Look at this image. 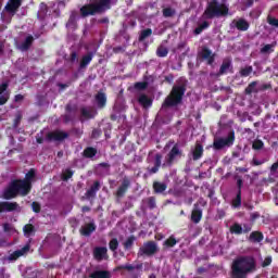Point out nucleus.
Segmentation results:
<instances>
[{"label":"nucleus","mask_w":278,"mask_h":278,"mask_svg":"<svg viewBox=\"0 0 278 278\" xmlns=\"http://www.w3.org/2000/svg\"><path fill=\"white\" fill-rule=\"evenodd\" d=\"M83 155L87 159H92L97 155V149L93 147H87L84 151H83Z\"/></svg>","instance_id":"35"},{"label":"nucleus","mask_w":278,"mask_h":278,"mask_svg":"<svg viewBox=\"0 0 278 278\" xmlns=\"http://www.w3.org/2000/svg\"><path fill=\"white\" fill-rule=\"evenodd\" d=\"M229 14V5L225 2L219 3L218 0H211L203 13L204 18H220Z\"/></svg>","instance_id":"5"},{"label":"nucleus","mask_w":278,"mask_h":278,"mask_svg":"<svg viewBox=\"0 0 278 278\" xmlns=\"http://www.w3.org/2000/svg\"><path fill=\"white\" fill-rule=\"evenodd\" d=\"M203 153H204L203 144H201V142L197 141L194 149L191 151L193 162H199V160H201V157H203Z\"/></svg>","instance_id":"17"},{"label":"nucleus","mask_w":278,"mask_h":278,"mask_svg":"<svg viewBox=\"0 0 278 278\" xmlns=\"http://www.w3.org/2000/svg\"><path fill=\"white\" fill-rule=\"evenodd\" d=\"M129 188H131V178H129V176H124L115 191V199H124L125 194L129 192Z\"/></svg>","instance_id":"8"},{"label":"nucleus","mask_w":278,"mask_h":278,"mask_svg":"<svg viewBox=\"0 0 278 278\" xmlns=\"http://www.w3.org/2000/svg\"><path fill=\"white\" fill-rule=\"evenodd\" d=\"M108 10H112V0H98L83 5L80 8V16H83V18L97 16V14H105Z\"/></svg>","instance_id":"3"},{"label":"nucleus","mask_w":278,"mask_h":278,"mask_svg":"<svg viewBox=\"0 0 278 278\" xmlns=\"http://www.w3.org/2000/svg\"><path fill=\"white\" fill-rule=\"evenodd\" d=\"M177 239L175 236H170L168 239H166L163 243V247H166L167 249H173L177 244Z\"/></svg>","instance_id":"39"},{"label":"nucleus","mask_w":278,"mask_h":278,"mask_svg":"<svg viewBox=\"0 0 278 278\" xmlns=\"http://www.w3.org/2000/svg\"><path fill=\"white\" fill-rule=\"evenodd\" d=\"M27 251H29V245H25L22 249L14 251L10 255V260L16 261V260H18V257H23V255H25V253H27Z\"/></svg>","instance_id":"26"},{"label":"nucleus","mask_w":278,"mask_h":278,"mask_svg":"<svg viewBox=\"0 0 278 278\" xmlns=\"http://www.w3.org/2000/svg\"><path fill=\"white\" fill-rule=\"evenodd\" d=\"M252 149L254 151H262V149H264V141L261 139H255L252 143Z\"/></svg>","instance_id":"45"},{"label":"nucleus","mask_w":278,"mask_h":278,"mask_svg":"<svg viewBox=\"0 0 278 278\" xmlns=\"http://www.w3.org/2000/svg\"><path fill=\"white\" fill-rule=\"evenodd\" d=\"M233 142H236V132L232 130L226 138L214 139L212 147L214 151H223L225 147H232Z\"/></svg>","instance_id":"7"},{"label":"nucleus","mask_w":278,"mask_h":278,"mask_svg":"<svg viewBox=\"0 0 278 278\" xmlns=\"http://www.w3.org/2000/svg\"><path fill=\"white\" fill-rule=\"evenodd\" d=\"M160 251V248H157V242L155 241H146L139 248L137 252V257H153L155 253Z\"/></svg>","instance_id":"6"},{"label":"nucleus","mask_w":278,"mask_h":278,"mask_svg":"<svg viewBox=\"0 0 278 278\" xmlns=\"http://www.w3.org/2000/svg\"><path fill=\"white\" fill-rule=\"evenodd\" d=\"M232 207H241L242 206V192H237L235 199L231 202Z\"/></svg>","instance_id":"41"},{"label":"nucleus","mask_w":278,"mask_h":278,"mask_svg":"<svg viewBox=\"0 0 278 278\" xmlns=\"http://www.w3.org/2000/svg\"><path fill=\"white\" fill-rule=\"evenodd\" d=\"M73 175H75V172L72 170L71 168H66L62 175H61V179L62 181H68V179L73 178Z\"/></svg>","instance_id":"40"},{"label":"nucleus","mask_w":278,"mask_h":278,"mask_svg":"<svg viewBox=\"0 0 278 278\" xmlns=\"http://www.w3.org/2000/svg\"><path fill=\"white\" fill-rule=\"evenodd\" d=\"M143 265L139 263L137 265L126 264V265H118L114 268V273H118V270H128L134 278L140 277V273H142Z\"/></svg>","instance_id":"9"},{"label":"nucleus","mask_w":278,"mask_h":278,"mask_svg":"<svg viewBox=\"0 0 278 278\" xmlns=\"http://www.w3.org/2000/svg\"><path fill=\"white\" fill-rule=\"evenodd\" d=\"M150 36H153V29L146 28V29L140 31L138 41L139 42H144V40H147V38H150Z\"/></svg>","instance_id":"32"},{"label":"nucleus","mask_w":278,"mask_h":278,"mask_svg":"<svg viewBox=\"0 0 278 278\" xmlns=\"http://www.w3.org/2000/svg\"><path fill=\"white\" fill-rule=\"evenodd\" d=\"M278 162L274 163L270 167V173H277Z\"/></svg>","instance_id":"64"},{"label":"nucleus","mask_w":278,"mask_h":278,"mask_svg":"<svg viewBox=\"0 0 278 278\" xmlns=\"http://www.w3.org/2000/svg\"><path fill=\"white\" fill-rule=\"evenodd\" d=\"M156 55L157 58H166V55H168V48L159 46L156 49Z\"/></svg>","instance_id":"43"},{"label":"nucleus","mask_w":278,"mask_h":278,"mask_svg":"<svg viewBox=\"0 0 278 278\" xmlns=\"http://www.w3.org/2000/svg\"><path fill=\"white\" fill-rule=\"evenodd\" d=\"M273 45L268 43V45H265L262 49H261V53H269L273 52Z\"/></svg>","instance_id":"54"},{"label":"nucleus","mask_w":278,"mask_h":278,"mask_svg":"<svg viewBox=\"0 0 278 278\" xmlns=\"http://www.w3.org/2000/svg\"><path fill=\"white\" fill-rule=\"evenodd\" d=\"M207 27H210V22L204 21L202 24H200V25L193 30V34H195V36H199L200 34L203 33V29H207Z\"/></svg>","instance_id":"42"},{"label":"nucleus","mask_w":278,"mask_h":278,"mask_svg":"<svg viewBox=\"0 0 278 278\" xmlns=\"http://www.w3.org/2000/svg\"><path fill=\"white\" fill-rule=\"evenodd\" d=\"M109 249L113 253H116V251L118 250V239L116 238L111 239L109 242Z\"/></svg>","instance_id":"46"},{"label":"nucleus","mask_w":278,"mask_h":278,"mask_svg":"<svg viewBox=\"0 0 278 278\" xmlns=\"http://www.w3.org/2000/svg\"><path fill=\"white\" fill-rule=\"evenodd\" d=\"M36 177V169L31 168L25 176V179L12 180L8 188L3 191V199L10 201L16 197H27L31 192V179Z\"/></svg>","instance_id":"1"},{"label":"nucleus","mask_w":278,"mask_h":278,"mask_svg":"<svg viewBox=\"0 0 278 278\" xmlns=\"http://www.w3.org/2000/svg\"><path fill=\"white\" fill-rule=\"evenodd\" d=\"M23 233L26 238H29V236H34L36 233V227L33 224H26L23 227Z\"/></svg>","instance_id":"31"},{"label":"nucleus","mask_w":278,"mask_h":278,"mask_svg":"<svg viewBox=\"0 0 278 278\" xmlns=\"http://www.w3.org/2000/svg\"><path fill=\"white\" fill-rule=\"evenodd\" d=\"M75 25H77V14L75 12H73L70 15V18L67 21V26L68 27H75Z\"/></svg>","instance_id":"50"},{"label":"nucleus","mask_w":278,"mask_h":278,"mask_svg":"<svg viewBox=\"0 0 278 278\" xmlns=\"http://www.w3.org/2000/svg\"><path fill=\"white\" fill-rule=\"evenodd\" d=\"M138 103L142 105L144 110H147L153 105V99L142 93L138 97Z\"/></svg>","instance_id":"22"},{"label":"nucleus","mask_w":278,"mask_h":278,"mask_svg":"<svg viewBox=\"0 0 278 278\" xmlns=\"http://www.w3.org/2000/svg\"><path fill=\"white\" fill-rule=\"evenodd\" d=\"M199 56L202 58V60H206L208 66H212L216 60V54L212 53V50L207 47H203L201 52L199 53Z\"/></svg>","instance_id":"14"},{"label":"nucleus","mask_w":278,"mask_h":278,"mask_svg":"<svg viewBox=\"0 0 278 278\" xmlns=\"http://www.w3.org/2000/svg\"><path fill=\"white\" fill-rule=\"evenodd\" d=\"M89 278H112V273H110V270L99 269L92 271Z\"/></svg>","instance_id":"24"},{"label":"nucleus","mask_w":278,"mask_h":278,"mask_svg":"<svg viewBox=\"0 0 278 278\" xmlns=\"http://www.w3.org/2000/svg\"><path fill=\"white\" fill-rule=\"evenodd\" d=\"M235 27L238 29V31H248L249 27H251V25L247 22V20L239 18L236 22Z\"/></svg>","instance_id":"27"},{"label":"nucleus","mask_w":278,"mask_h":278,"mask_svg":"<svg viewBox=\"0 0 278 278\" xmlns=\"http://www.w3.org/2000/svg\"><path fill=\"white\" fill-rule=\"evenodd\" d=\"M201 218H203V211L201 208H194L191 212L192 223H194L195 225H199V223H201Z\"/></svg>","instance_id":"28"},{"label":"nucleus","mask_w":278,"mask_h":278,"mask_svg":"<svg viewBox=\"0 0 278 278\" xmlns=\"http://www.w3.org/2000/svg\"><path fill=\"white\" fill-rule=\"evenodd\" d=\"M25 99V96L18 93V94H15L14 97V101L15 103H21V101H23Z\"/></svg>","instance_id":"61"},{"label":"nucleus","mask_w":278,"mask_h":278,"mask_svg":"<svg viewBox=\"0 0 278 278\" xmlns=\"http://www.w3.org/2000/svg\"><path fill=\"white\" fill-rule=\"evenodd\" d=\"M31 207H33V212H35V214H40V210H42V207L40 206V203H38V202H33Z\"/></svg>","instance_id":"52"},{"label":"nucleus","mask_w":278,"mask_h":278,"mask_svg":"<svg viewBox=\"0 0 278 278\" xmlns=\"http://www.w3.org/2000/svg\"><path fill=\"white\" fill-rule=\"evenodd\" d=\"M13 229L14 228L12 227L11 224H9V223L3 224V231H4V233H10V231H12Z\"/></svg>","instance_id":"57"},{"label":"nucleus","mask_w":278,"mask_h":278,"mask_svg":"<svg viewBox=\"0 0 278 278\" xmlns=\"http://www.w3.org/2000/svg\"><path fill=\"white\" fill-rule=\"evenodd\" d=\"M260 212H254V213H251L250 215V220L251 223H255L257 220V218H260Z\"/></svg>","instance_id":"56"},{"label":"nucleus","mask_w":278,"mask_h":278,"mask_svg":"<svg viewBox=\"0 0 278 278\" xmlns=\"http://www.w3.org/2000/svg\"><path fill=\"white\" fill-rule=\"evenodd\" d=\"M96 114H97V112H94V114H93L92 111H88V109H86V108L80 109V116H83V118L92 119V118H94Z\"/></svg>","instance_id":"38"},{"label":"nucleus","mask_w":278,"mask_h":278,"mask_svg":"<svg viewBox=\"0 0 278 278\" xmlns=\"http://www.w3.org/2000/svg\"><path fill=\"white\" fill-rule=\"evenodd\" d=\"M267 23L271 25V27H278V18L275 17H267Z\"/></svg>","instance_id":"55"},{"label":"nucleus","mask_w":278,"mask_h":278,"mask_svg":"<svg viewBox=\"0 0 278 278\" xmlns=\"http://www.w3.org/2000/svg\"><path fill=\"white\" fill-rule=\"evenodd\" d=\"M270 264H273V256H267L265 257V260L262 263V267L266 268L268 266H270Z\"/></svg>","instance_id":"53"},{"label":"nucleus","mask_w":278,"mask_h":278,"mask_svg":"<svg viewBox=\"0 0 278 278\" xmlns=\"http://www.w3.org/2000/svg\"><path fill=\"white\" fill-rule=\"evenodd\" d=\"M31 45H34V36L29 35L20 45L18 49H20V51H29V49L31 48Z\"/></svg>","instance_id":"25"},{"label":"nucleus","mask_w":278,"mask_h":278,"mask_svg":"<svg viewBox=\"0 0 278 278\" xmlns=\"http://www.w3.org/2000/svg\"><path fill=\"white\" fill-rule=\"evenodd\" d=\"M257 270V263L253 256H239L232 261L231 277L247 278Z\"/></svg>","instance_id":"2"},{"label":"nucleus","mask_w":278,"mask_h":278,"mask_svg":"<svg viewBox=\"0 0 278 278\" xmlns=\"http://www.w3.org/2000/svg\"><path fill=\"white\" fill-rule=\"evenodd\" d=\"M136 236H129L125 242H123L124 251H131L134 249V244L136 243Z\"/></svg>","instance_id":"29"},{"label":"nucleus","mask_w":278,"mask_h":278,"mask_svg":"<svg viewBox=\"0 0 278 278\" xmlns=\"http://www.w3.org/2000/svg\"><path fill=\"white\" fill-rule=\"evenodd\" d=\"M94 100H96L98 110H104L105 105H108V96H105L104 92L99 91L94 96Z\"/></svg>","instance_id":"18"},{"label":"nucleus","mask_w":278,"mask_h":278,"mask_svg":"<svg viewBox=\"0 0 278 278\" xmlns=\"http://www.w3.org/2000/svg\"><path fill=\"white\" fill-rule=\"evenodd\" d=\"M253 92L255 93L260 92V90H257V81L250 83L244 90L245 94H253Z\"/></svg>","instance_id":"36"},{"label":"nucleus","mask_w":278,"mask_h":278,"mask_svg":"<svg viewBox=\"0 0 278 278\" xmlns=\"http://www.w3.org/2000/svg\"><path fill=\"white\" fill-rule=\"evenodd\" d=\"M162 167V154L156 153L154 156V166L151 168H148L149 175H155L160 172V168Z\"/></svg>","instance_id":"19"},{"label":"nucleus","mask_w":278,"mask_h":278,"mask_svg":"<svg viewBox=\"0 0 278 278\" xmlns=\"http://www.w3.org/2000/svg\"><path fill=\"white\" fill-rule=\"evenodd\" d=\"M94 231H97V225L94 224V222L88 223L79 229L80 236H85L86 238L92 236Z\"/></svg>","instance_id":"15"},{"label":"nucleus","mask_w":278,"mask_h":278,"mask_svg":"<svg viewBox=\"0 0 278 278\" xmlns=\"http://www.w3.org/2000/svg\"><path fill=\"white\" fill-rule=\"evenodd\" d=\"M114 53H125V48L123 46H117L113 48Z\"/></svg>","instance_id":"59"},{"label":"nucleus","mask_w":278,"mask_h":278,"mask_svg":"<svg viewBox=\"0 0 278 278\" xmlns=\"http://www.w3.org/2000/svg\"><path fill=\"white\" fill-rule=\"evenodd\" d=\"M18 204L16 202H0V214L2 212H16Z\"/></svg>","instance_id":"21"},{"label":"nucleus","mask_w":278,"mask_h":278,"mask_svg":"<svg viewBox=\"0 0 278 278\" xmlns=\"http://www.w3.org/2000/svg\"><path fill=\"white\" fill-rule=\"evenodd\" d=\"M66 138H68V132L62 130L51 131L47 135V140H49V142H51L52 140H54L55 142H62V140H66Z\"/></svg>","instance_id":"13"},{"label":"nucleus","mask_w":278,"mask_h":278,"mask_svg":"<svg viewBox=\"0 0 278 278\" xmlns=\"http://www.w3.org/2000/svg\"><path fill=\"white\" fill-rule=\"evenodd\" d=\"M230 233H235L236 236H241V233H243L242 226L238 223H235L232 226H230Z\"/></svg>","instance_id":"37"},{"label":"nucleus","mask_w":278,"mask_h":278,"mask_svg":"<svg viewBox=\"0 0 278 278\" xmlns=\"http://www.w3.org/2000/svg\"><path fill=\"white\" fill-rule=\"evenodd\" d=\"M108 248L106 247H96L93 249V260L97 262H103V260H109Z\"/></svg>","instance_id":"12"},{"label":"nucleus","mask_w":278,"mask_h":278,"mask_svg":"<svg viewBox=\"0 0 278 278\" xmlns=\"http://www.w3.org/2000/svg\"><path fill=\"white\" fill-rule=\"evenodd\" d=\"M228 73H233V65H231L230 60H225L223 61L217 75H227Z\"/></svg>","instance_id":"20"},{"label":"nucleus","mask_w":278,"mask_h":278,"mask_svg":"<svg viewBox=\"0 0 278 278\" xmlns=\"http://www.w3.org/2000/svg\"><path fill=\"white\" fill-rule=\"evenodd\" d=\"M21 5H23V0H9L3 9V12L10 14V16H16V12L21 10Z\"/></svg>","instance_id":"10"},{"label":"nucleus","mask_w":278,"mask_h":278,"mask_svg":"<svg viewBox=\"0 0 278 278\" xmlns=\"http://www.w3.org/2000/svg\"><path fill=\"white\" fill-rule=\"evenodd\" d=\"M253 3H255L254 0H245L243 2L244 8H253Z\"/></svg>","instance_id":"63"},{"label":"nucleus","mask_w":278,"mask_h":278,"mask_svg":"<svg viewBox=\"0 0 278 278\" xmlns=\"http://www.w3.org/2000/svg\"><path fill=\"white\" fill-rule=\"evenodd\" d=\"M154 194H162L166 192L168 185L166 182L154 181L152 185Z\"/></svg>","instance_id":"23"},{"label":"nucleus","mask_w":278,"mask_h":278,"mask_svg":"<svg viewBox=\"0 0 278 278\" xmlns=\"http://www.w3.org/2000/svg\"><path fill=\"white\" fill-rule=\"evenodd\" d=\"M142 203H147L149 210H155L157 207V200L155 197H149L142 200Z\"/></svg>","instance_id":"33"},{"label":"nucleus","mask_w":278,"mask_h":278,"mask_svg":"<svg viewBox=\"0 0 278 278\" xmlns=\"http://www.w3.org/2000/svg\"><path fill=\"white\" fill-rule=\"evenodd\" d=\"M240 77H249L253 73V66H245L240 70Z\"/></svg>","instance_id":"47"},{"label":"nucleus","mask_w":278,"mask_h":278,"mask_svg":"<svg viewBox=\"0 0 278 278\" xmlns=\"http://www.w3.org/2000/svg\"><path fill=\"white\" fill-rule=\"evenodd\" d=\"M101 136V130L99 128H94L91 132V138H99Z\"/></svg>","instance_id":"60"},{"label":"nucleus","mask_w":278,"mask_h":278,"mask_svg":"<svg viewBox=\"0 0 278 278\" xmlns=\"http://www.w3.org/2000/svg\"><path fill=\"white\" fill-rule=\"evenodd\" d=\"M92 58H94V54L92 52H88L86 55L81 58L79 67L86 68V66H88V64L92 62Z\"/></svg>","instance_id":"30"},{"label":"nucleus","mask_w":278,"mask_h":278,"mask_svg":"<svg viewBox=\"0 0 278 278\" xmlns=\"http://www.w3.org/2000/svg\"><path fill=\"white\" fill-rule=\"evenodd\" d=\"M243 180H242V178H240V177H238L237 178V189H238V191L237 192H242V186H243Z\"/></svg>","instance_id":"58"},{"label":"nucleus","mask_w":278,"mask_h":278,"mask_svg":"<svg viewBox=\"0 0 278 278\" xmlns=\"http://www.w3.org/2000/svg\"><path fill=\"white\" fill-rule=\"evenodd\" d=\"M135 90H147L149 88V83L147 81H138L134 85Z\"/></svg>","instance_id":"49"},{"label":"nucleus","mask_w":278,"mask_h":278,"mask_svg":"<svg viewBox=\"0 0 278 278\" xmlns=\"http://www.w3.org/2000/svg\"><path fill=\"white\" fill-rule=\"evenodd\" d=\"M177 11H175V9L168 7L163 9V16L164 18H170L176 14Z\"/></svg>","instance_id":"44"},{"label":"nucleus","mask_w":278,"mask_h":278,"mask_svg":"<svg viewBox=\"0 0 278 278\" xmlns=\"http://www.w3.org/2000/svg\"><path fill=\"white\" fill-rule=\"evenodd\" d=\"M39 12L40 14H42L43 16H47L48 12H49V7L47 5V3L41 2L39 4Z\"/></svg>","instance_id":"51"},{"label":"nucleus","mask_w":278,"mask_h":278,"mask_svg":"<svg viewBox=\"0 0 278 278\" xmlns=\"http://www.w3.org/2000/svg\"><path fill=\"white\" fill-rule=\"evenodd\" d=\"M101 190V182L99 180H96L91 187L86 191L85 197L86 199H94L97 197V192Z\"/></svg>","instance_id":"16"},{"label":"nucleus","mask_w":278,"mask_h":278,"mask_svg":"<svg viewBox=\"0 0 278 278\" xmlns=\"http://www.w3.org/2000/svg\"><path fill=\"white\" fill-rule=\"evenodd\" d=\"M8 83H2L0 85V94H3V92H5V90H8Z\"/></svg>","instance_id":"62"},{"label":"nucleus","mask_w":278,"mask_h":278,"mask_svg":"<svg viewBox=\"0 0 278 278\" xmlns=\"http://www.w3.org/2000/svg\"><path fill=\"white\" fill-rule=\"evenodd\" d=\"M186 90V84L174 85L169 94L165 98L162 108H177V105H181Z\"/></svg>","instance_id":"4"},{"label":"nucleus","mask_w":278,"mask_h":278,"mask_svg":"<svg viewBox=\"0 0 278 278\" xmlns=\"http://www.w3.org/2000/svg\"><path fill=\"white\" fill-rule=\"evenodd\" d=\"M264 240V233L261 231H252L250 233V241L251 242H262Z\"/></svg>","instance_id":"34"},{"label":"nucleus","mask_w":278,"mask_h":278,"mask_svg":"<svg viewBox=\"0 0 278 278\" xmlns=\"http://www.w3.org/2000/svg\"><path fill=\"white\" fill-rule=\"evenodd\" d=\"M181 155H184V152L179 149V144L175 143L167 154V157H166L167 166H173V164H175V160H177V157H181Z\"/></svg>","instance_id":"11"},{"label":"nucleus","mask_w":278,"mask_h":278,"mask_svg":"<svg viewBox=\"0 0 278 278\" xmlns=\"http://www.w3.org/2000/svg\"><path fill=\"white\" fill-rule=\"evenodd\" d=\"M21 121H23V114L21 112L16 113L15 118L13 121V129H18V125H21Z\"/></svg>","instance_id":"48"}]
</instances>
